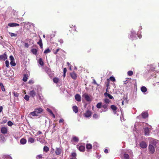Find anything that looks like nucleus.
Returning <instances> with one entry per match:
<instances>
[{"instance_id":"obj_1","label":"nucleus","mask_w":159,"mask_h":159,"mask_svg":"<svg viewBox=\"0 0 159 159\" xmlns=\"http://www.w3.org/2000/svg\"><path fill=\"white\" fill-rule=\"evenodd\" d=\"M43 111V110L41 107L36 108L34 111L31 112L30 113V116H37L38 114L41 113Z\"/></svg>"},{"instance_id":"obj_2","label":"nucleus","mask_w":159,"mask_h":159,"mask_svg":"<svg viewBox=\"0 0 159 159\" xmlns=\"http://www.w3.org/2000/svg\"><path fill=\"white\" fill-rule=\"evenodd\" d=\"M148 149L150 154H153L154 153L155 149L153 145L149 144L148 146Z\"/></svg>"},{"instance_id":"obj_3","label":"nucleus","mask_w":159,"mask_h":159,"mask_svg":"<svg viewBox=\"0 0 159 159\" xmlns=\"http://www.w3.org/2000/svg\"><path fill=\"white\" fill-rule=\"evenodd\" d=\"M55 151V154L57 155H60L61 153L62 149L61 147L59 148H56Z\"/></svg>"},{"instance_id":"obj_4","label":"nucleus","mask_w":159,"mask_h":159,"mask_svg":"<svg viewBox=\"0 0 159 159\" xmlns=\"http://www.w3.org/2000/svg\"><path fill=\"white\" fill-rule=\"evenodd\" d=\"M92 114V112L89 110H87L84 113V116L86 117H89L91 116Z\"/></svg>"},{"instance_id":"obj_5","label":"nucleus","mask_w":159,"mask_h":159,"mask_svg":"<svg viewBox=\"0 0 159 159\" xmlns=\"http://www.w3.org/2000/svg\"><path fill=\"white\" fill-rule=\"evenodd\" d=\"M10 60L11 61L10 62L11 65L13 66H14L16 65V64L14 61V58L12 55H11L9 57Z\"/></svg>"},{"instance_id":"obj_6","label":"nucleus","mask_w":159,"mask_h":159,"mask_svg":"<svg viewBox=\"0 0 159 159\" xmlns=\"http://www.w3.org/2000/svg\"><path fill=\"white\" fill-rule=\"evenodd\" d=\"M45 70L46 72L48 74L50 77L52 76L53 73L52 72L50 68L48 67H46Z\"/></svg>"},{"instance_id":"obj_7","label":"nucleus","mask_w":159,"mask_h":159,"mask_svg":"<svg viewBox=\"0 0 159 159\" xmlns=\"http://www.w3.org/2000/svg\"><path fill=\"white\" fill-rule=\"evenodd\" d=\"M102 112H106L108 110V105L105 104L102 105Z\"/></svg>"},{"instance_id":"obj_8","label":"nucleus","mask_w":159,"mask_h":159,"mask_svg":"<svg viewBox=\"0 0 159 159\" xmlns=\"http://www.w3.org/2000/svg\"><path fill=\"white\" fill-rule=\"evenodd\" d=\"M140 146L143 148H145L147 147V144L144 141H142L140 143Z\"/></svg>"},{"instance_id":"obj_9","label":"nucleus","mask_w":159,"mask_h":159,"mask_svg":"<svg viewBox=\"0 0 159 159\" xmlns=\"http://www.w3.org/2000/svg\"><path fill=\"white\" fill-rule=\"evenodd\" d=\"M77 147L80 151L82 152H84L85 151V147L83 145H77Z\"/></svg>"},{"instance_id":"obj_10","label":"nucleus","mask_w":159,"mask_h":159,"mask_svg":"<svg viewBox=\"0 0 159 159\" xmlns=\"http://www.w3.org/2000/svg\"><path fill=\"white\" fill-rule=\"evenodd\" d=\"M7 59V55L6 52H5L3 54L0 56V59L5 61Z\"/></svg>"},{"instance_id":"obj_11","label":"nucleus","mask_w":159,"mask_h":159,"mask_svg":"<svg viewBox=\"0 0 159 159\" xmlns=\"http://www.w3.org/2000/svg\"><path fill=\"white\" fill-rule=\"evenodd\" d=\"M144 135H148L150 133L149 129L148 127L143 128Z\"/></svg>"},{"instance_id":"obj_12","label":"nucleus","mask_w":159,"mask_h":159,"mask_svg":"<svg viewBox=\"0 0 159 159\" xmlns=\"http://www.w3.org/2000/svg\"><path fill=\"white\" fill-rule=\"evenodd\" d=\"M70 75L71 78L73 80H75L76 79L77 77V74L74 72L70 73Z\"/></svg>"},{"instance_id":"obj_13","label":"nucleus","mask_w":159,"mask_h":159,"mask_svg":"<svg viewBox=\"0 0 159 159\" xmlns=\"http://www.w3.org/2000/svg\"><path fill=\"white\" fill-rule=\"evenodd\" d=\"M83 96L87 101L89 102L91 101V98L88 94L84 93L83 95Z\"/></svg>"},{"instance_id":"obj_14","label":"nucleus","mask_w":159,"mask_h":159,"mask_svg":"<svg viewBox=\"0 0 159 159\" xmlns=\"http://www.w3.org/2000/svg\"><path fill=\"white\" fill-rule=\"evenodd\" d=\"M29 94L30 96L34 98L35 96L36 95V93L35 90H33L30 92Z\"/></svg>"},{"instance_id":"obj_15","label":"nucleus","mask_w":159,"mask_h":159,"mask_svg":"<svg viewBox=\"0 0 159 159\" xmlns=\"http://www.w3.org/2000/svg\"><path fill=\"white\" fill-rule=\"evenodd\" d=\"M141 115L143 118L145 119L148 117V114L147 112H143Z\"/></svg>"},{"instance_id":"obj_16","label":"nucleus","mask_w":159,"mask_h":159,"mask_svg":"<svg viewBox=\"0 0 159 159\" xmlns=\"http://www.w3.org/2000/svg\"><path fill=\"white\" fill-rule=\"evenodd\" d=\"M1 132L3 134H6L7 132V129L5 127H2L1 129Z\"/></svg>"},{"instance_id":"obj_17","label":"nucleus","mask_w":159,"mask_h":159,"mask_svg":"<svg viewBox=\"0 0 159 159\" xmlns=\"http://www.w3.org/2000/svg\"><path fill=\"white\" fill-rule=\"evenodd\" d=\"M75 98L78 102H80L81 100L80 95L79 94H76L75 95Z\"/></svg>"},{"instance_id":"obj_18","label":"nucleus","mask_w":159,"mask_h":159,"mask_svg":"<svg viewBox=\"0 0 159 159\" xmlns=\"http://www.w3.org/2000/svg\"><path fill=\"white\" fill-rule=\"evenodd\" d=\"M8 25L11 27H13L19 26V25L16 23H9L8 24Z\"/></svg>"},{"instance_id":"obj_19","label":"nucleus","mask_w":159,"mask_h":159,"mask_svg":"<svg viewBox=\"0 0 159 159\" xmlns=\"http://www.w3.org/2000/svg\"><path fill=\"white\" fill-rule=\"evenodd\" d=\"M111 108L114 112H115V113H116V110L117 109V107L114 105H112L111 106Z\"/></svg>"},{"instance_id":"obj_20","label":"nucleus","mask_w":159,"mask_h":159,"mask_svg":"<svg viewBox=\"0 0 159 159\" xmlns=\"http://www.w3.org/2000/svg\"><path fill=\"white\" fill-rule=\"evenodd\" d=\"M73 111L75 113H77L78 111V109L76 106H73L72 107Z\"/></svg>"},{"instance_id":"obj_21","label":"nucleus","mask_w":159,"mask_h":159,"mask_svg":"<svg viewBox=\"0 0 159 159\" xmlns=\"http://www.w3.org/2000/svg\"><path fill=\"white\" fill-rule=\"evenodd\" d=\"M104 96L105 97L108 96V98L110 99H112L113 98V97L110 94L106 92L104 93Z\"/></svg>"},{"instance_id":"obj_22","label":"nucleus","mask_w":159,"mask_h":159,"mask_svg":"<svg viewBox=\"0 0 159 159\" xmlns=\"http://www.w3.org/2000/svg\"><path fill=\"white\" fill-rule=\"evenodd\" d=\"M37 44L39 45L41 48H43V43H42V40L40 38V39L39 40V41L37 42Z\"/></svg>"},{"instance_id":"obj_23","label":"nucleus","mask_w":159,"mask_h":159,"mask_svg":"<svg viewBox=\"0 0 159 159\" xmlns=\"http://www.w3.org/2000/svg\"><path fill=\"white\" fill-rule=\"evenodd\" d=\"M26 142V140L24 138H22L20 140V143L22 144H25Z\"/></svg>"},{"instance_id":"obj_24","label":"nucleus","mask_w":159,"mask_h":159,"mask_svg":"<svg viewBox=\"0 0 159 159\" xmlns=\"http://www.w3.org/2000/svg\"><path fill=\"white\" fill-rule=\"evenodd\" d=\"M86 148L87 149L90 150L92 149V144L90 143L87 144L86 145Z\"/></svg>"},{"instance_id":"obj_25","label":"nucleus","mask_w":159,"mask_h":159,"mask_svg":"<svg viewBox=\"0 0 159 159\" xmlns=\"http://www.w3.org/2000/svg\"><path fill=\"white\" fill-rule=\"evenodd\" d=\"M28 141L31 143H34V139L33 138L30 137L28 139Z\"/></svg>"},{"instance_id":"obj_26","label":"nucleus","mask_w":159,"mask_h":159,"mask_svg":"<svg viewBox=\"0 0 159 159\" xmlns=\"http://www.w3.org/2000/svg\"><path fill=\"white\" fill-rule=\"evenodd\" d=\"M100 116L97 113H94L93 115V117L94 119H97L99 118Z\"/></svg>"},{"instance_id":"obj_27","label":"nucleus","mask_w":159,"mask_h":159,"mask_svg":"<svg viewBox=\"0 0 159 159\" xmlns=\"http://www.w3.org/2000/svg\"><path fill=\"white\" fill-rule=\"evenodd\" d=\"M102 103L101 102H98L97 104L96 107L98 108L99 109L102 107Z\"/></svg>"},{"instance_id":"obj_28","label":"nucleus","mask_w":159,"mask_h":159,"mask_svg":"<svg viewBox=\"0 0 159 159\" xmlns=\"http://www.w3.org/2000/svg\"><path fill=\"white\" fill-rule=\"evenodd\" d=\"M141 91L144 93L146 92L147 91L146 88L145 86H143L141 88Z\"/></svg>"},{"instance_id":"obj_29","label":"nucleus","mask_w":159,"mask_h":159,"mask_svg":"<svg viewBox=\"0 0 159 159\" xmlns=\"http://www.w3.org/2000/svg\"><path fill=\"white\" fill-rule=\"evenodd\" d=\"M59 81V79L57 77H55L53 79V81L54 83L57 84L58 83Z\"/></svg>"},{"instance_id":"obj_30","label":"nucleus","mask_w":159,"mask_h":159,"mask_svg":"<svg viewBox=\"0 0 159 159\" xmlns=\"http://www.w3.org/2000/svg\"><path fill=\"white\" fill-rule=\"evenodd\" d=\"M0 86L2 90V91H5V89L4 87V86L3 85V84L2 83H0Z\"/></svg>"},{"instance_id":"obj_31","label":"nucleus","mask_w":159,"mask_h":159,"mask_svg":"<svg viewBox=\"0 0 159 159\" xmlns=\"http://www.w3.org/2000/svg\"><path fill=\"white\" fill-rule=\"evenodd\" d=\"M73 140L74 141L78 142L79 141V139L78 137L76 136H74L72 138Z\"/></svg>"},{"instance_id":"obj_32","label":"nucleus","mask_w":159,"mask_h":159,"mask_svg":"<svg viewBox=\"0 0 159 159\" xmlns=\"http://www.w3.org/2000/svg\"><path fill=\"white\" fill-rule=\"evenodd\" d=\"M31 51L33 53L34 55L36 54L38 52L36 49L34 48L32 49Z\"/></svg>"},{"instance_id":"obj_33","label":"nucleus","mask_w":159,"mask_h":159,"mask_svg":"<svg viewBox=\"0 0 159 159\" xmlns=\"http://www.w3.org/2000/svg\"><path fill=\"white\" fill-rule=\"evenodd\" d=\"M43 150L44 151H45L46 152H47L49 150V148L47 146H45L43 148Z\"/></svg>"},{"instance_id":"obj_34","label":"nucleus","mask_w":159,"mask_h":159,"mask_svg":"<svg viewBox=\"0 0 159 159\" xmlns=\"http://www.w3.org/2000/svg\"><path fill=\"white\" fill-rule=\"evenodd\" d=\"M39 64L42 66L43 65L44 63L42 60V59L41 58H40L39 59Z\"/></svg>"},{"instance_id":"obj_35","label":"nucleus","mask_w":159,"mask_h":159,"mask_svg":"<svg viewBox=\"0 0 159 159\" xmlns=\"http://www.w3.org/2000/svg\"><path fill=\"white\" fill-rule=\"evenodd\" d=\"M51 52V50L49 48H48L46 49L44 52V53L46 54L48 53Z\"/></svg>"},{"instance_id":"obj_36","label":"nucleus","mask_w":159,"mask_h":159,"mask_svg":"<svg viewBox=\"0 0 159 159\" xmlns=\"http://www.w3.org/2000/svg\"><path fill=\"white\" fill-rule=\"evenodd\" d=\"M124 157L125 159H129V155L128 154L126 153L124 154Z\"/></svg>"},{"instance_id":"obj_37","label":"nucleus","mask_w":159,"mask_h":159,"mask_svg":"<svg viewBox=\"0 0 159 159\" xmlns=\"http://www.w3.org/2000/svg\"><path fill=\"white\" fill-rule=\"evenodd\" d=\"M104 101L106 103H109L111 102V100L107 98L104 99Z\"/></svg>"},{"instance_id":"obj_38","label":"nucleus","mask_w":159,"mask_h":159,"mask_svg":"<svg viewBox=\"0 0 159 159\" xmlns=\"http://www.w3.org/2000/svg\"><path fill=\"white\" fill-rule=\"evenodd\" d=\"M27 77L26 75H25L23 76L22 80L24 82H26L27 81Z\"/></svg>"},{"instance_id":"obj_39","label":"nucleus","mask_w":159,"mask_h":159,"mask_svg":"<svg viewBox=\"0 0 159 159\" xmlns=\"http://www.w3.org/2000/svg\"><path fill=\"white\" fill-rule=\"evenodd\" d=\"M136 34L135 33L132 32L130 36L132 38H133L134 37H136Z\"/></svg>"},{"instance_id":"obj_40","label":"nucleus","mask_w":159,"mask_h":159,"mask_svg":"<svg viewBox=\"0 0 159 159\" xmlns=\"http://www.w3.org/2000/svg\"><path fill=\"white\" fill-rule=\"evenodd\" d=\"M9 34H10L11 37H16L17 36V34L11 32H9Z\"/></svg>"},{"instance_id":"obj_41","label":"nucleus","mask_w":159,"mask_h":159,"mask_svg":"<svg viewBox=\"0 0 159 159\" xmlns=\"http://www.w3.org/2000/svg\"><path fill=\"white\" fill-rule=\"evenodd\" d=\"M133 73L131 70L127 72V74L129 76H130L133 75Z\"/></svg>"},{"instance_id":"obj_42","label":"nucleus","mask_w":159,"mask_h":159,"mask_svg":"<svg viewBox=\"0 0 159 159\" xmlns=\"http://www.w3.org/2000/svg\"><path fill=\"white\" fill-rule=\"evenodd\" d=\"M13 94L16 97H18L19 94L17 92H16L15 91H14L13 92Z\"/></svg>"},{"instance_id":"obj_43","label":"nucleus","mask_w":159,"mask_h":159,"mask_svg":"<svg viewBox=\"0 0 159 159\" xmlns=\"http://www.w3.org/2000/svg\"><path fill=\"white\" fill-rule=\"evenodd\" d=\"M71 32L73 31H76V27L75 26H74L73 27H71V30H70Z\"/></svg>"},{"instance_id":"obj_44","label":"nucleus","mask_w":159,"mask_h":159,"mask_svg":"<svg viewBox=\"0 0 159 159\" xmlns=\"http://www.w3.org/2000/svg\"><path fill=\"white\" fill-rule=\"evenodd\" d=\"M29 96L27 95H25V97L24 99L26 101H28L29 99Z\"/></svg>"},{"instance_id":"obj_45","label":"nucleus","mask_w":159,"mask_h":159,"mask_svg":"<svg viewBox=\"0 0 159 159\" xmlns=\"http://www.w3.org/2000/svg\"><path fill=\"white\" fill-rule=\"evenodd\" d=\"M110 80L113 82L115 81H116V80L115 78L113 76H111L110 77Z\"/></svg>"},{"instance_id":"obj_46","label":"nucleus","mask_w":159,"mask_h":159,"mask_svg":"<svg viewBox=\"0 0 159 159\" xmlns=\"http://www.w3.org/2000/svg\"><path fill=\"white\" fill-rule=\"evenodd\" d=\"M6 66L7 67H8L9 66V62L8 60H6L5 62Z\"/></svg>"},{"instance_id":"obj_47","label":"nucleus","mask_w":159,"mask_h":159,"mask_svg":"<svg viewBox=\"0 0 159 159\" xmlns=\"http://www.w3.org/2000/svg\"><path fill=\"white\" fill-rule=\"evenodd\" d=\"M7 125L9 126H11L13 125V123L11 121H9L7 123Z\"/></svg>"},{"instance_id":"obj_48","label":"nucleus","mask_w":159,"mask_h":159,"mask_svg":"<svg viewBox=\"0 0 159 159\" xmlns=\"http://www.w3.org/2000/svg\"><path fill=\"white\" fill-rule=\"evenodd\" d=\"M71 156L74 157H76V154L75 152H73L71 153Z\"/></svg>"},{"instance_id":"obj_49","label":"nucleus","mask_w":159,"mask_h":159,"mask_svg":"<svg viewBox=\"0 0 159 159\" xmlns=\"http://www.w3.org/2000/svg\"><path fill=\"white\" fill-rule=\"evenodd\" d=\"M42 155H41V154H40V155H37V157H36L37 159H40V158H42Z\"/></svg>"},{"instance_id":"obj_50","label":"nucleus","mask_w":159,"mask_h":159,"mask_svg":"<svg viewBox=\"0 0 159 159\" xmlns=\"http://www.w3.org/2000/svg\"><path fill=\"white\" fill-rule=\"evenodd\" d=\"M61 49V48H58L56 50V52H54V54H56L57 52Z\"/></svg>"},{"instance_id":"obj_51","label":"nucleus","mask_w":159,"mask_h":159,"mask_svg":"<svg viewBox=\"0 0 159 159\" xmlns=\"http://www.w3.org/2000/svg\"><path fill=\"white\" fill-rule=\"evenodd\" d=\"M47 111L49 112V113H50L51 114H52V110H50V109L49 108H47Z\"/></svg>"},{"instance_id":"obj_52","label":"nucleus","mask_w":159,"mask_h":159,"mask_svg":"<svg viewBox=\"0 0 159 159\" xmlns=\"http://www.w3.org/2000/svg\"><path fill=\"white\" fill-rule=\"evenodd\" d=\"M64 120L63 119H60L59 120V123H61L63 122L64 121Z\"/></svg>"},{"instance_id":"obj_53","label":"nucleus","mask_w":159,"mask_h":159,"mask_svg":"<svg viewBox=\"0 0 159 159\" xmlns=\"http://www.w3.org/2000/svg\"><path fill=\"white\" fill-rule=\"evenodd\" d=\"M67 71V69L66 68H64L63 69V73H66Z\"/></svg>"},{"instance_id":"obj_54","label":"nucleus","mask_w":159,"mask_h":159,"mask_svg":"<svg viewBox=\"0 0 159 159\" xmlns=\"http://www.w3.org/2000/svg\"><path fill=\"white\" fill-rule=\"evenodd\" d=\"M42 134V132L40 131H39L38 132H37V134Z\"/></svg>"},{"instance_id":"obj_55","label":"nucleus","mask_w":159,"mask_h":159,"mask_svg":"<svg viewBox=\"0 0 159 159\" xmlns=\"http://www.w3.org/2000/svg\"><path fill=\"white\" fill-rule=\"evenodd\" d=\"M104 152L106 153H107L108 152V150L107 149H105L104 150Z\"/></svg>"},{"instance_id":"obj_56","label":"nucleus","mask_w":159,"mask_h":159,"mask_svg":"<svg viewBox=\"0 0 159 159\" xmlns=\"http://www.w3.org/2000/svg\"><path fill=\"white\" fill-rule=\"evenodd\" d=\"M2 107L1 106H0V113H1L2 111Z\"/></svg>"},{"instance_id":"obj_57","label":"nucleus","mask_w":159,"mask_h":159,"mask_svg":"<svg viewBox=\"0 0 159 159\" xmlns=\"http://www.w3.org/2000/svg\"><path fill=\"white\" fill-rule=\"evenodd\" d=\"M91 51V49L90 48H88L87 50V52L88 53L90 52Z\"/></svg>"},{"instance_id":"obj_58","label":"nucleus","mask_w":159,"mask_h":159,"mask_svg":"<svg viewBox=\"0 0 159 159\" xmlns=\"http://www.w3.org/2000/svg\"><path fill=\"white\" fill-rule=\"evenodd\" d=\"M107 81L108 82V84H107V85H109V81H110L108 79H107Z\"/></svg>"},{"instance_id":"obj_59","label":"nucleus","mask_w":159,"mask_h":159,"mask_svg":"<svg viewBox=\"0 0 159 159\" xmlns=\"http://www.w3.org/2000/svg\"><path fill=\"white\" fill-rule=\"evenodd\" d=\"M93 83L94 84H97V83H96V81L95 80H93Z\"/></svg>"},{"instance_id":"obj_60","label":"nucleus","mask_w":159,"mask_h":159,"mask_svg":"<svg viewBox=\"0 0 159 159\" xmlns=\"http://www.w3.org/2000/svg\"><path fill=\"white\" fill-rule=\"evenodd\" d=\"M33 83V82H32V80H30L29 81V84H30V83Z\"/></svg>"},{"instance_id":"obj_61","label":"nucleus","mask_w":159,"mask_h":159,"mask_svg":"<svg viewBox=\"0 0 159 159\" xmlns=\"http://www.w3.org/2000/svg\"><path fill=\"white\" fill-rule=\"evenodd\" d=\"M66 73H64L63 76L64 78H65L66 77Z\"/></svg>"},{"instance_id":"obj_62","label":"nucleus","mask_w":159,"mask_h":159,"mask_svg":"<svg viewBox=\"0 0 159 159\" xmlns=\"http://www.w3.org/2000/svg\"><path fill=\"white\" fill-rule=\"evenodd\" d=\"M25 47H28V44L27 43H25Z\"/></svg>"},{"instance_id":"obj_63","label":"nucleus","mask_w":159,"mask_h":159,"mask_svg":"<svg viewBox=\"0 0 159 159\" xmlns=\"http://www.w3.org/2000/svg\"><path fill=\"white\" fill-rule=\"evenodd\" d=\"M67 64L69 66H70V63L69 62H67Z\"/></svg>"},{"instance_id":"obj_64","label":"nucleus","mask_w":159,"mask_h":159,"mask_svg":"<svg viewBox=\"0 0 159 159\" xmlns=\"http://www.w3.org/2000/svg\"><path fill=\"white\" fill-rule=\"evenodd\" d=\"M70 159H77L76 157H73L71 158H70Z\"/></svg>"}]
</instances>
